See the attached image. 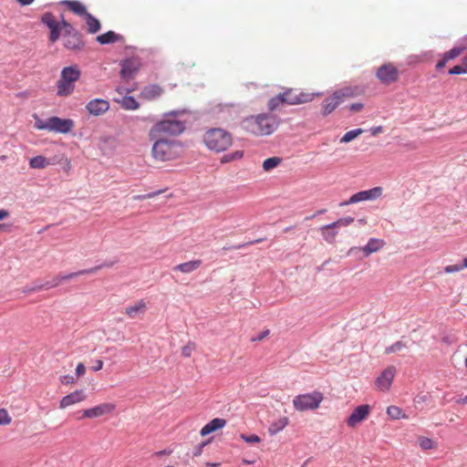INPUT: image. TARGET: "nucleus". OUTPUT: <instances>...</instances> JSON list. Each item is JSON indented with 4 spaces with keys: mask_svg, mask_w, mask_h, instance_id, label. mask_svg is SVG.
I'll use <instances>...</instances> for the list:
<instances>
[{
    "mask_svg": "<svg viewBox=\"0 0 467 467\" xmlns=\"http://www.w3.org/2000/svg\"><path fill=\"white\" fill-rule=\"evenodd\" d=\"M186 109H174L162 115L161 119L154 124L150 130V140L162 136H178L182 134L185 129V121L180 120L179 116L185 114Z\"/></svg>",
    "mask_w": 467,
    "mask_h": 467,
    "instance_id": "nucleus-1",
    "label": "nucleus"
},
{
    "mask_svg": "<svg viewBox=\"0 0 467 467\" xmlns=\"http://www.w3.org/2000/svg\"><path fill=\"white\" fill-rule=\"evenodd\" d=\"M279 126V119L272 114L249 116L242 122V127L249 133L256 136H267L274 133Z\"/></svg>",
    "mask_w": 467,
    "mask_h": 467,
    "instance_id": "nucleus-2",
    "label": "nucleus"
},
{
    "mask_svg": "<svg viewBox=\"0 0 467 467\" xmlns=\"http://www.w3.org/2000/svg\"><path fill=\"white\" fill-rule=\"evenodd\" d=\"M203 141L208 149L216 152L226 150L232 145V135L221 128H213L203 136Z\"/></svg>",
    "mask_w": 467,
    "mask_h": 467,
    "instance_id": "nucleus-3",
    "label": "nucleus"
},
{
    "mask_svg": "<svg viewBox=\"0 0 467 467\" xmlns=\"http://www.w3.org/2000/svg\"><path fill=\"white\" fill-rule=\"evenodd\" d=\"M80 71L75 66L65 67L57 81V94L59 97L70 95L75 88V82L79 78Z\"/></svg>",
    "mask_w": 467,
    "mask_h": 467,
    "instance_id": "nucleus-4",
    "label": "nucleus"
},
{
    "mask_svg": "<svg viewBox=\"0 0 467 467\" xmlns=\"http://www.w3.org/2000/svg\"><path fill=\"white\" fill-rule=\"evenodd\" d=\"M323 399L324 396L320 391L299 394L293 399V405L297 411L313 410L319 407Z\"/></svg>",
    "mask_w": 467,
    "mask_h": 467,
    "instance_id": "nucleus-5",
    "label": "nucleus"
},
{
    "mask_svg": "<svg viewBox=\"0 0 467 467\" xmlns=\"http://www.w3.org/2000/svg\"><path fill=\"white\" fill-rule=\"evenodd\" d=\"M155 140L152 146V156L160 161H169L175 156V141L162 139L161 137L153 139Z\"/></svg>",
    "mask_w": 467,
    "mask_h": 467,
    "instance_id": "nucleus-6",
    "label": "nucleus"
},
{
    "mask_svg": "<svg viewBox=\"0 0 467 467\" xmlns=\"http://www.w3.org/2000/svg\"><path fill=\"white\" fill-rule=\"evenodd\" d=\"M350 95V88H344L337 90L326 98L322 102V115L327 116L332 113L343 102L344 98Z\"/></svg>",
    "mask_w": 467,
    "mask_h": 467,
    "instance_id": "nucleus-7",
    "label": "nucleus"
},
{
    "mask_svg": "<svg viewBox=\"0 0 467 467\" xmlns=\"http://www.w3.org/2000/svg\"><path fill=\"white\" fill-rule=\"evenodd\" d=\"M382 188L378 186L369 190L360 191L353 194L348 200L339 203V206H347L354 203H358L363 201H373L382 195Z\"/></svg>",
    "mask_w": 467,
    "mask_h": 467,
    "instance_id": "nucleus-8",
    "label": "nucleus"
},
{
    "mask_svg": "<svg viewBox=\"0 0 467 467\" xmlns=\"http://www.w3.org/2000/svg\"><path fill=\"white\" fill-rule=\"evenodd\" d=\"M284 95V99H285V104L288 105H299L306 102H310L314 99V93H306V92H297V90L293 88H287L285 91L282 92Z\"/></svg>",
    "mask_w": 467,
    "mask_h": 467,
    "instance_id": "nucleus-9",
    "label": "nucleus"
},
{
    "mask_svg": "<svg viewBox=\"0 0 467 467\" xmlns=\"http://www.w3.org/2000/svg\"><path fill=\"white\" fill-rule=\"evenodd\" d=\"M376 77L385 85L394 83L399 78V71L396 67L391 63L384 64L380 66L377 72Z\"/></svg>",
    "mask_w": 467,
    "mask_h": 467,
    "instance_id": "nucleus-10",
    "label": "nucleus"
},
{
    "mask_svg": "<svg viewBox=\"0 0 467 467\" xmlns=\"http://www.w3.org/2000/svg\"><path fill=\"white\" fill-rule=\"evenodd\" d=\"M385 244L384 240L378 238H370L368 243L362 247H351L348 255L356 254L358 251H361L365 257L369 256L371 254L379 251Z\"/></svg>",
    "mask_w": 467,
    "mask_h": 467,
    "instance_id": "nucleus-11",
    "label": "nucleus"
},
{
    "mask_svg": "<svg viewBox=\"0 0 467 467\" xmlns=\"http://www.w3.org/2000/svg\"><path fill=\"white\" fill-rule=\"evenodd\" d=\"M74 127V121L70 119H61L57 116L49 118V131L67 134Z\"/></svg>",
    "mask_w": 467,
    "mask_h": 467,
    "instance_id": "nucleus-12",
    "label": "nucleus"
},
{
    "mask_svg": "<svg viewBox=\"0 0 467 467\" xmlns=\"http://www.w3.org/2000/svg\"><path fill=\"white\" fill-rule=\"evenodd\" d=\"M120 78L129 81L134 78L140 69V63L135 58H127L120 62Z\"/></svg>",
    "mask_w": 467,
    "mask_h": 467,
    "instance_id": "nucleus-13",
    "label": "nucleus"
},
{
    "mask_svg": "<svg viewBox=\"0 0 467 467\" xmlns=\"http://www.w3.org/2000/svg\"><path fill=\"white\" fill-rule=\"evenodd\" d=\"M395 374L396 368L394 366H389L386 368L376 379V385L378 389L381 391L389 390L394 379Z\"/></svg>",
    "mask_w": 467,
    "mask_h": 467,
    "instance_id": "nucleus-14",
    "label": "nucleus"
},
{
    "mask_svg": "<svg viewBox=\"0 0 467 467\" xmlns=\"http://www.w3.org/2000/svg\"><path fill=\"white\" fill-rule=\"evenodd\" d=\"M87 111L91 116H101L109 109V102L103 99H93L85 106Z\"/></svg>",
    "mask_w": 467,
    "mask_h": 467,
    "instance_id": "nucleus-15",
    "label": "nucleus"
},
{
    "mask_svg": "<svg viewBox=\"0 0 467 467\" xmlns=\"http://www.w3.org/2000/svg\"><path fill=\"white\" fill-rule=\"evenodd\" d=\"M466 48H467L466 45H458V46L453 47L449 51L443 53L441 55V58L436 64V69L437 70L442 69L449 61L457 58L459 56H461L463 53V51Z\"/></svg>",
    "mask_w": 467,
    "mask_h": 467,
    "instance_id": "nucleus-16",
    "label": "nucleus"
},
{
    "mask_svg": "<svg viewBox=\"0 0 467 467\" xmlns=\"http://www.w3.org/2000/svg\"><path fill=\"white\" fill-rule=\"evenodd\" d=\"M115 410V405L111 403H102L90 409L83 410L82 417L78 419L86 418H98L112 412Z\"/></svg>",
    "mask_w": 467,
    "mask_h": 467,
    "instance_id": "nucleus-17",
    "label": "nucleus"
},
{
    "mask_svg": "<svg viewBox=\"0 0 467 467\" xmlns=\"http://www.w3.org/2000/svg\"><path fill=\"white\" fill-rule=\"evenodd\" d=\"M370 410L369 405L364 404L358 406L347 420L349 427H355L366 419Z\"/></svg>",
    "mask_w": 467,
    "mask_h": 467,
    "instance_id": "nucleus-18",
    "label": "nucleus"
},
{
    "mask_svg": "<svg viewBox=\"0 0 467 467\" xmlns=\"http://www.w3.org/2000/svg\"><path fill=\"white\" fill-rule=\"evenodd\" d=\"M86 399V394L83 389L75 390L66 396H64L60 402L59 407L65 409L68 406L80 402Z\"/></svg>",
    "mask_w": 467,
    "mask_h": 467,
    "instance_id": "nucleus-19",
    "label": "nucleus"
},
{
    "mask_svg": "<svg viewBox=\"0 0 467 467\" xmlns=\"http://www.w3.org/2000/svg\"><path fill=\"white\" fill-rule=\"evenodd\" d=\"M63 38V45L67 49L80 50L85 47V42L80 32L77 33V36L72 35Z\"/></svg>",
    "mask_w": 467,
    "mask_h": 467,
    "instance_id": "nucleus-20",
    "label": "nucleus"
},
{
    "mask_svg": "<svg viewBox=\"0 0 467 467\" xmlns=\"http://www.w3.org/2000/svg\"><path fill=\"white\" fill-rule=\"evenodd\" d=\"M163 93L162 88L157 84L145 86L140 91V97L147 100H152L159 98Z\"/></svg>",
    "mask_w": 467,
    "mask_h": 467,
    "instance_id": "nucleus-21",
    "label": "nucleus"
},
{
    "mask_svg": "<svg viewBox=\"0 0 467 467\" xmlns=\"http://www.w3.org/2000/svg\"><path fill=\"white\" fill-rule=\"evenodd\" d=\"M225 424L226 420L224 419L215 418L202 428L200 434L202 436H206L217 430L223 428Z\"/></svg>",
    "mask_w": 467,
    "mask_h": 467,
    "instance_id": "nucleus-22",
    "label": "nucleus"
},
{
    "mask_svg": "<svg viewBox=\"0 0 467 467\" xmlns=\"http://www.w3.org/2000/svg\"><path fill=\"white\" fill-rule=\"evenodd\" d=\"M59 4L67 6L74 14L83 17L88 13L86 6L77 0H62Z\"/></svg>",
    "mask_w": 467,
    "mask_h": 467,
    "instance_id": "nucleus-23",
    "label": "nucleus"
},
{
    "mask_svg": "<svg viewBox=\"0 0 467 467\" xmlns=\"http://www.w3.org/2000/svg\"><path fill=\"white\" fill-rule=\"evenodd\" d=\"M147 306L144 300L137 301L133 306H128L125 309L126 315L130 318H136L146 312Z\"/></svg>",
    "mask_w": 467,
    "mask_h": 467,
    "instance_id": "nucleus-24",
    "label": "nucleus"
},
{
    "mask_svg": "<svg viewBox=\"0 0 467 467\" xmlns=\"http://www.w3.org/2000/svg\"><path fill=\"white\" fill-rule=\"evenodd\" d=\"M96 40L100 45H108L123 40V36L115 33L114 31H108L102 35L98 36Z\"/></svg>",
    "mask_w": 467,
    "mask_h": 467,
    "instance_id": "nucleus-25",
    "label": "nucleus"
},
{
    "mask_svg": "<svg viewBox=\"0 0 467 467\" xmlns=\"http://www.w3.org/2000/svg\"><path fill=\"white\" fill-rule=\"evenodd\" d=\"M202 265L201 260H192L185 263L179 264L173 267V271H179L185 274H190L195 271Z\"/></svg>",
    "mask_w": 467,
    "mask_h": 467,
    "instance_id": "nucleus-26",
    "label": "nucleus"
},
{
    "mask_svg": "<svg viewBox=\"0 0 467 467\" xmlns=\"http://www.w3.org/2000/svg\"><path fill=\"white\" fill-rule=\"evenodd\" d=\"M84 18L86 20V23L88 26V32L89 34H95L100 30L101 25H100L99 20L97 19L90 13H88Z\"/></svg>",
    "mask_w": 467,
    "mask_h": 467,
    "instance_id": "nucleus-27",
    "label": "nucleus"
},
{
    "mask_svg": "<svg viewBox=\"0 0 467 467\" xmlns=\"http://www.w3.org/2000/svg\"><path fill=\"white\" fill-rule=\"evenodd\" d=\"M288 424V419L286 417L280 418L278 420L272 422L269 425L268 432L271 436H274L284 430Z\"/></svg>",
    "mask_w": 467,
    "mask_h": 467,
    "instance_id": "nucleus-28",
    "label": "nucleus"
},
{
    "mask_svg": "<svg viewBox=\"0 0 467 467\" xmlns=\"http://www.w3.org/2000/svg\"><path fill=\"white\" fill-rule=\"evenodd\" d=\"M50 164V161L48 159L42 155H37L30 159L29 161V166L32 169H44L47 167Z\"/></svg>",
    "mask_w": 467,
    "mask_h": 467,
    "instance_id": "nucleus-29",
    "label": "nucleus"
},
{
    "mask_svg": "<svg viewBox=\"0 0 467 467\" xmlns=\"http://www.w3.org/2000/svg\"><path fill=\"white\" fill-rule=\"evenodd\" d=\"M353 222H354L353 217L346 216V217L339 218L338 220H337L331 223L323 225V229H335L337 227L348 226V225L351 224Z\"/></svg>",
    "mask_w": 467,
    "mask_h": 467,
    "instance_id": "nucleus-30",
    "label": "nucleus"
},
{
    "mask_svg": "<svg viewBox=\"0 0 467 467\" xmlns=\"http://www.w3.org/2000/svg\"><path fill=\"white\" fill-rule=\"evenodd\" d=\"M387 414L392 420L407 419L408 417L398 406H389L387 408Z\"/></svg>",
    "mask_w": 467,
    "mask_h": 467,
    "instance_id": "nucleus-31",
    "label": "nucleus"
},
{
    "mask_svg": "<svg viewBox=\"0 0 467 467\" xmlns=\"http://www.w3.org/2000/svg\"><path fill=\"white\" fill-rule=\"evenodd\" d=\"M121 106L128 110L137 109L140 107L139 102L132 96H125L121 100Z\"/></svg>",
    "mask_w": 467,
    "mask_h": 467,
    "instance_id": "nucleus-32",
    "label": "nucleus"
},
{
    "mask_svg": "<svg viewBox=\"0 0 467 467\" xmlns=\"http://www.w3.org/2000/svg\"><path fill=\"white\" fill-rule=\"evenodd\" d=\"M363 133V130L358 128L355 130H351L346 132L342 138L340 139L341 143H348L356 139L358 135Z\"/></svg>",
    "mask_w": 467,
    "mask_h": 467,
    "instance_id": "nucleus-33",
    "label": "nucleus"
},
{
    "mask_svg": "<svg viewBox=\"0 0 467 467\" xmlns=\"http://www.w3.org/2000/svg\"><path fill=\"white\" fill-rule=\"evenodd\" d=\"M265 240V238H258V239L252 240V241H249V242H246V243H243V244H236V245L223 246L222 248V251L239 250V249L247 247V246L252 245V244H259V243H261V242H263Z\"/></svg>",
    "mask_w": 467,
    "mask_h": 467,
    "instance_id": "nucleus-34",
    "label": "nucleus"
},
{
    "mask_svg": "<svg viewBox=\"0 0 467 467\" xmlns=\"http://www.w3.org/2000/svg\"><path fill=\"white\" fill-rule=\"evenodd\" d=\"M285 99H284L283 93H279L278 95L273 97L268 101V109L270 111L275 110L281 104H285Z\"/></svg>",
    "mask_w": 467,
    "mask_h": 467,
    "instance_id": "nucleus-35",
    "label": "nucleus"
},
{
    "mask_svg": "<svg viewBox=\"0 0 467 467\" xmlns=\"http://www.w3.org/2000/svg\"><path fill=\"white\" fill-rule=\"evenodd\" d=\"M33 118L35 119L34 126L36 130L49 131V118L42 119L37 116V114H34Z\"/></svg>",
    "mask_w": 467,
    "mask_h": 467,
    "instance_id": "nucleus-36",
    "label": "nucleus"
},
{
    "mask_svg": "<svg viewBox=\"0 0 467 467\" xmlns=\"http://www.w3.org/2000/svg\"><path fill=\"white\" fill-rule=\"evenodd\" d=\"M282 161V159L279 157H271L267 158L263 162V169L265 171H270L275 167H277Z\"/></svg>",
    "mask_w": 467,
    "mask_h": 467,
    "instance_id": "nucleus-37",
    "label": "nucleus"
},
{
    "mask_svg": "<svg viewBox=\"0 0 467 467\" xmlns=\"http://www.w3.org/2000/svg\"><path fill=\"white\" fill-rule=\"evenodd\" d=\"M243 156H244V151L243 150H235L234 152H230V153L224 154L222 157V159H221V162L222 163H228V162H231L233 161L239 160V159L243 158Z\"/></svg>",
    "mask_w": 467,
    "mask_h": 467,
    "instance_id": "nucleus-38",
    "label": "nucleus"
},
{
    "mask_svg": "<svg viewBox=\"0 0 467 467\" xmlns=\"http://www.w3.org/2000/svg\"><path fill=\"white\" fill-rule=\"evenodd\" d=\"M331 229H323V226L320 227V231L322 233V236L324 240L328 244L335 243L336 236L337 234V231H330Z\"/></svg>",
    "mask_w": 467,
    "mask_h": 467,
    "instance_id": "nucleus-39",
    "label": "nucleus"
},
{
    "mask_svg": "<svg viewBox=\"0 0 467 467\" xmlns=\"http://www.w3.org/2000/svg\"><path fill=\"white\" fill-rule=\"evenodd\" d=\"M41 22L46 25L48 28L56 26L57 24H58L56 20H55V17L53 16L52 13L50 12H47L45 14H43V16H41Z\"/></svg>",
    "mask_w": 467,
    "mask_h": 467,
    "instance_id": "nucleus-40",
    "label": "nucleus"
},
{
    "mask_svg": "<svg viewBox=\"0 0 467 467\" xmlns=\"http://www.w3.org/2000/svg\"><path fill=\"white\" fill-rule=\"evenodd\" d=\"M404 348H406V344L404 342L396 341L395 343L385 348V354L389 355L390 353L398 352Z\"/></svg>",
    "mask_w": 467,
    "mask_h": 467,
    "instance_id": "nucleus-41",
    "label": "nucleus"
},
{
    "mask_svg": "<svg viewBox=\"0 0 467 467\" xmlns=\"http://www.w3.org/2000/svg\"><path fill=\"white\" fill-rule=\"evenodd\" d=\"M62 275H56L52 280L47 281L46 283H42L44 289H50L59 285L61 282H63Z\"/></svg>",
    "mask_w": 467,
    "mask_h": 467,
    "instance_id": "nucleus-42",
    "label": "nucleus"
},
{
    "mask_svg": "<svg viewBox=\"0 0 467 467\" xmlns=\"http://www.w3.org/2000/svg\"><path fill=\"white\" fill-rule=\"evenodd\" d=\"M42 289H44L42 283H34L32 285L24 286L22 288L21 292L24 294H28V293L37 292Z\"/></svg>",
    "mask_w": 467,
    "mask_h": 467,
    "instance_id": "nucleus-43",
    "label": "nucleus"
},
{
    "mask_svg": "<svg viewBox=\"0 0 467 467\" xmlns=\"http://www.w3.org/2000/svg\"><path fill=\"white\" fill-rule=\"evenodd\" d=\"M89 274H92V270H89V268H88V269H83V270H79L77 272L69 273L67 275H62V278L64 281H67V280L72 279V278L79 276V275H89Z\"/></svg>",
    "mask_w": 467,
    "mask_h": 467,
    "instance_id": "nucleus-44",
    "label": "nucleus"
},
{
    "mask_svg": "<svg viewBox=\"0 0 467 467\" xmlns=\"http://www.w3.org/2000/svg\"><path fill=\"white\" fill-rule=\"evenodd\" d=\"M49 29H50L49 40L52 43H55L56 41L58 40V38L61 35L60 25L57 24L56 26L50 27Z\"/></svg>",
    "mask_w": 467,
    "mask_h": 467,
    "instance_id": "nucleus-45",
    "label": "nucleus"
},
{
    "mask_svg": "<svg viewBox=\"0 0 467 467\" xmlns=\"http://www.w3.org/2000/svg\"><path fill=\"white\" fill-rule=\"evenodd\" d=\"M464 268H465V266H463V262H462V264L446 265L443 268V272L446 274H452V273L460 272Z\"/></svg>",
    "mask_w": 467,
    "mask_h": 467,
    "instance_id": "nucleus-46",
    "label": "nucleus"
},
{
    "mask_svg": "<svg viewBox=\"0 0 467 467\" xmlns=\"http://www.w3.org/2000/svg\"><path fill=\"white\" fill-rule=\"evenodd\" d=\"M117 262H118V260L105 261V262H103L100 265H96L94 267L89 268V270H92V274H94V273L98 272L99 270H100L102 268L112 267Z\"/></svg>",
    "mask_w": 467,
    "mask_h": 467,
    "instance_id": "nucleus-47",
    "label": "nucleus"
},
{
    "mask_svg": "<svg viewBox=\"0 0 467 467\" xmlns=\"http://www.w3.org/2000/svg\"><path fill=\"white\" fill-rule=\"evenodd\" d=\"M12 421V418L9 416L5 409H0V426L7 425Z\"/></svg>",
    "mask_w": 467,
    "mask_h": 467,
    "instance_id": "nucleus-48",
    "label": "nucleus"
},
{
    "mask_svg": "<svg viewBox=\"0 0 467 467\" xmlns=\"http://www.w3.org/2000/svg\"><path fill=\"white\" fill-rule=\"evenodd\" d=\"M240 437L244 441H245L247 443H257V442H260V441H261L260 437L255 434H252V435L241 434Z\"/></svg>",
    "mask_w": 467,
    "mask_h": 467,
    "instance_id": "nucleus-49",
    "label": "nucleus"
},
{
    "mask_svg": "<svg viewBox=\"0 0 467 467\" xmlns=\"http://www.w3.org/2000/svg\"><path fill=\"white\" fill-rule=\"evenodd\" d=\"M450 75H460V74H467V69L465 67L462 65H456L449 69L448 72Z\"/></svg>",
    "mask_w": 467,
    "mask_h": 467,
    "instance_id": "nucleus-50",
    "label": "nucleus"
},
{
    "mask_svg": "<svg viewBox=\"0 0 467 467\" xmlns=\"http://www.w3.org/2000/svg\"><path fill=\"white\" fill-rule=\"evenodd\" d=\"M194 348V344L190 342L182 348V355L185 358H190Z\"/></svg>",
    "mask_w": 467,
    "mask_h": 467,
    "instance_id": "nucleus-51",
    "label": "nucleus"
},
{
    "mask_svg": "<svg viewBox=\"0 0 467 467\" xmlns=\"http://www.w3.org/2000/svg\"><path fill=\"white\" fill-rule=\"evenodd\" d=\"M420 445L424 450L433 448V441L430 438L423 437L420 440Z\"/></svg>",
    "mask_w": 467,
    "mask_h": 467,
    "instance_id": "nucleus-52",
    "label": "nucleus"
},
{
    "mask_svg": "<svg viewBox=\"0 0 467 467\" xmlns=\"http://www.w3.org/2000/svg\"><path fill=\"white\" fill-rule=\"evenodd\" d=\"M208 443V441H203V442H201L199 444H197L194 448H193V451H192V455L194 457H198L200 456L202 453V450L204 448V446H206Z\"/></svg>",
    "mask_w": 467,
    "mask_h": 467,
    "instance_id": "nucleus-53",
    "label": "nucleus"
},
{
    "mask_svg": "<svg viewBox=\"0 0 467 467\" xmlns=\"http://www.w3.org/2000/svg\"><path fill=\"white\" fill-rule=\"evenodd\" d=\"M60 382L64 385L72 384L75 382V377L73 375H64L60 377Z\"/></svg>",
    "mask_w": 467,
    "mask_h": 467,
    "instance_id": "nucleus-54",
    "label": "nucleus"
},
{
    "mask_svg": "<svg viewBox=\"0 0 467 467\" xmlns=\"http://www.w3.org/2000/svg\"><path fill=\"white\" fill-rule=\"evenodd\" d=\"M77 33H79L78 30H77L71 24L70 26L64 29V33H63V37H66V36H72V35H75L77 36Z\"/></svg>",
    "mask_w": 467,
    "mask_h": 467,
    "instance_id": "nucleus-55",
    "label": "nucleus"
},
{
    "mask_svg": "<svg viewBox=\"0 0 467 467\" xmlns=\"http://www.w3.org/2000/svg\"><path fill=\"white\" fill-rule=\"evenodd\" d=\"M269 333H270V331L268 329L263 330L256 337H253L252 340L253 341H261L265 337H267L269 335Z\"/></svg>",
    "mask_w": 467,
    "mask_h": 467,
    "instance_id": "nucleus-56",
    "label": "nucleus"
},
{
    "mask_svg": "<svg viewBox=\"0 0 467 467\" xmlns=\"http://www.w3.org/2000/svg\"><path fill=\"white\" fill-rule=\"evenodd\" d=\"M85 372H86V367L84 366V364L78 363L76 368V375L78 377H81L85 374Z\"/></svg>",
    "mask_w": 467,
    "mask_h": 467,
    "instance_id": "nucleus-57",
    "label": "nucleus"
},
{
    "mask_svg": "<svg viewBox=\"0 0 467 467\" xmlns=\"http://www.w3.org/2000/svg\"><path fill=\"white\" fill-rule=\"evenodd\" d=\"M102 368H103V361L100 359H97V360H95L94 365L91 367V370L99 371V370L102 369Z\"/></svg>",
    "mask_w": 467,
    "mask_h": 467,
    "instance_id": "nucleus-58",
    "label": "nucleus"
},
{
    "mask_svg": "<svg viewBox=\"0 0 467 467\" xmlns=\"http://www.w3.org/2000/svg\"><path fill=\"white\" fill-rule=\"evenodd\" d=\"M165 191H166V189H161V190H158V191H154V192H150L149 193H146L145 194L146 199L154 198L155 196L160 195L161 193L164 192Z\"/></svg>",
    "mask_w": 467,
    "mask_h": 467,
    "instance_id": "nucleus-59",
    "label": "nucleus"
},
{
    "mask_svg": "<svg viewBox=\"0 0 467 467\" xmlns=\"http://www.w3.org/2000/svg\"><path fill=\"white\" fill-rule=\"evenodd\" d=\"M363 109L362 103H353L349 106V109L351 111H359Z\"/></svg>",
    "mask_w": 467,
    "mask_h": 467,
    "instance_id": "nucleus-60",
    "label": "nucleus"
},
{
    "mask_svg": "<svg viewBox=\"0 0 467 467\" xmlns=\"http://www.w3.org/2000/svg\"><path fill=\"white\" fill-rule=\"evenodd\" d=\"M171 453V450L164 449L162 451H159L155 452V455L160 457V456H163V455H169Z\"/></svg>",
    "mask_w": 467,
    "mask_h": 467,
    "instance_id": "nucleus-61",
    "label": "nucleus"
},
{
    "mask_svg": "<svg viewBox=\"0 0 467 467\" xmlns=\"http://www.w3.org/2000/svg\"><path fill=\"white\" fill-rule=\"evenodd\" d=\"M9 215V213L7 210L1 209L0 210V221L7 218Z\"/></svg>",
    "mask_w": 467,
    "mask_h": 467,
    "instance_id": "nucleus-62",
    "label": "nucleus"
},
{
    "mask_svg": "<svg viewBox=\"0 0 467 467\" xmlns=\"http://www.w3.org/2000/svg\"><path fill=\"white\" fill-rule=\"evenodd\" d=\"M58 24L60 25V28L62 27L63 29H66V28H67L70 26V23L67 22V20H65L64 18Z\"/></svg>",
    "mask_w": 467,
    "mask_h": 467,
    "instance_id": "nucleus-63",
    "label": "nucleus"
},
{
    "mask_svg": "<svg viewBox=\"0 0 467 467\" xmlns=\"http://www.w3.org/2000/svg\"><path fill=\"white\" fill-rule=\"evenodd\" d=\"M382 130H383V129H382V127H381V126H377V127H374V128H372V129H371V133H372L373 135H376V134H378V133L381 132V131H382Z\"/></svg>",
    "mask_w": 467,
    "mask_h": 467,
    "instance_id": "nucleus-64",
    "label": "nucleus"
}]
</instances>
